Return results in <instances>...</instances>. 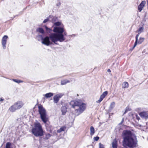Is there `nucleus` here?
<instances>
[{
    "mask_svg": "<svg viewBox=\"0 0 148 148\" xmlns=\"http://www.w3.org/2000/svg\"><path fill=\"white\" fill-rule=\"evenodd\" d=\"M123 137L122 144L124 147L134 148L136 147L138 140L136 136L130 130L123 131L122 134Z\"/></svg>",
    "mask_w": 148,
    "mask_h": 148,
    "instance_id": "nucleus-1",
    "label": "nucleus"
},
{
    "mask_svg": "<svg viewBox=\"0 0 148 148\" xmlns=\"http://www.w3.org/2000/svg\"><path fill=\"white\" fill-rule=\"evenodd\" d=\"M53 31L56 34L58 41L62 42L65 41L64 36H66L67 33L65 31L63 25L61 27H54Z\"/></svg>",
    "mask_w": 148,
    "mask_h": 148,
    "instance_id": "nucleus-2",
    "label": "nucleus"
},
{
    "mask_svg": "<svg viewBox=\"0 0 148 148\" xmlns=\"http://www.w3.org/2000/svg\"><path fill=\"white\" fill-rule=\"evenodd\" d=\"M70 104L71 107L73 108H75L76 107H79V108L76 109L75 110V113L76 115L80 114L83 112L86 108L85 104L82 103L80 100L71 101L70 103Z\"/></svg>",
    "mask_w": 148,
    "mask_h": 148,
    "instance_id": "nucleus-3",
    "label": "nucleus"
},
{
    "mask_svg": "<svg viewBox=\"0 0 148 148\" xmlns=\"http://www.w3.org/2000/svg\"><path fill=\"white\" fill-rule=\"evenodd\" d=\"M55 33H51L49 36H47L44 37L42 41V44L47 46H49L52 45H58V42Z\"/></svg>",
    "mask_w": 148,
    "mask_h": 148,
    "instance_id": "nucleus-4",
    "label": "nucleus"
},
{
    "mask_svg": "<svg viewBox=\"0 0 148 148\" xmlns=\"http://www.w3.org/2000/svg\"><path fill=\"white\" fill-rule=\"evenodd\" d=\"M32 134L35 136L40 137L43 136L44 132L40 123H36L32 130Z\"/></svg>",
    "mask_w": 148,
    "mask_h": 148,
    "instance_id": "nucleus-5",
    "label": "nucleus"
},
{
    "mask_svg": "<svg viewBox=\"0 0 148 148\" xmlns=\"http://www.w3.org/2000/svg\"><path fill=\"white\" fill-rule=\"evenodd\" d=\"M38 109L41 119L44 123H46L48 121V119L47 117L46 110L41 105L38 106Z\"/></svg>",
    "mask_w": 148,
    "mask_h": 148,
    "instance_id": "nucleus-6",
    "label": "nucleus"
},
{
    "mask_svg": "<svg viewBox=\"0 0 148 148\" xmlns=\"http://www.w3.org/2000/svg\"><path fill=\"white\" fill-rule=\"evenodd\" d=\"M8 37L7 35L4 36L2 39V44L3 49L6 48V45Z\"/></svg>",
    "mask_w": 148,
    "mask_h": 148,
    "instance_id": "nucleus-7",
    "label": "nucleus"
},
{
    "mask_svg": "<svg viewBox=\"0 0 148 148\" xmlns=\"http://www.w3.org/2000/svg\"><path fill=\"white\" fill-rule=\"evenodd\" d=\"M63 96L62 94H58L55 95L53 98V102L55 103H57L59 101L60 99Z\"/></svg>",
    "mask_w": 148,
    "mask_h": 148,
    "instance_id": "nucleus-8",
    "label": "nucleus"
},
{
    "mask_svg": "<svg viewBox=\"0 0 148 148\" xmlns=\"http://www.w3.org/2000/svg\"><path fill=\"white\" fill-rule=\"evenodd\" d=\"M140 116L143 119H148V112H142L139 113Z\"/></svg>",
    "mask_w": 148,
    "mask_h": 148,
    "instance_id": "nucleus-9",
    "label": "nucleus"
},
{
    "mask_svg": "<svg viewBox=\"0 0 148 148\" xmlns=\"http://www.w3.org/2000/svg\"><path fill=\"white\" fill-rule=\"evenodd\" d=\"M108 93V92L107 91H105L103 92L102 94L100 96L99 99L96 102L99 103L101 102L107 95Z\"/></svg>",
    "mask_w": 148,
    "mask_h": 148,
    "instance_id": "nucleus-10",
    "label": "nucleus"
},
{
    "mask_svg": "<svg viewBox=\"0 0 148 148\" xmlns=\"http://www.w3.org/2000/svg\"><path fill=\"white\" fill-rule=\"evenodd\" d=\"M108 93V92L107 91H105L103 92L102 94L100 96L99 99L96 102L99 103L101 102L107 95Z\"/></svg>",
    "mask_w": 148,
    "mask_h": 148,
    "instance_id": "nucleus-11",
    "label": "nucleus"
},
{
    "mask_svg": "<svg viewBox=\"0 0 148 148\" xmlns=\"http://www.w3.org/2000/svg\"><path fill=\"white\" fill-rule=\"evenodd\" d=\"M146 4L145 1H142L138 6V10L139 12H141Z\"/></svg>",
    "mask_w": 148,
    "mask_h": 148,
    "instance_id": "nucleus-12",
    "label": "nucleus"
},
{
    "mask_svg": "<svg viewBox=\"0 0 148 148\" xmlns=\"http://www.w3.org/2000/svg\"><path fill=\"white\" fill-rule=\"evenodd\" d=\"M14 104L18 109L21 108L24 105L23 103L21 101H18L14 103Z\"/></svg>",
    "mask_w": 148,
    "mask_h": 148,
    "instance_id": "nucleus-13",
    "label": "nucleus"
},
{
    "mask_svg": "<svg viewBox=\"0 0 148 148\" xmlns=\"http://www.w3.org/2000/svg\"><path fill=\"white\" fill-rule=\"evenodd\" d=\"M49 17L50 21L53 23H54L58 20V18L57 17L50 15Z\"/></svg>",
    "mask_w": 148,
    "mask_h": 148,
    "instance_id": "nucleus-14",
    "label": "nucleus"
},
{
    "mask_svg": "<svg viewBox=\"0 0 148 148\" xmlns=\"http://www.w3.org/2000/svg\"><path fill=\"white\" fill-rule=\"evenodd\" d=\"M15 106L14 104L12 106L9 108V110L11 112H14L16 110H18Z\"/></svg>",
    "mask_w": 148,
    "mask_h": 148,
    "instance_id": "nucleus-15",
    "label": "nucleus"
},
{
    "mask_svg": "<svg viewBox=\"0 0 148 148\" xmlns=\"http://www.w3.org/2000/svg\"><path fill=\"white\" fill-rule=\"evenodd\" d=\"M112 148H117L118 146L117 141L116 139H114L112 142Z\"/></svg>",
    "mask_w": 148,
    "mask_h": 148,
    "instance_id": "nucleus-16",
    "label": "nucleus"
},
{
    "mask_svg": "<svg viewBox=\"0 0 148 148\" xmlns=\"http://www.w3.org/2000/svg\"><path fill=\"white\" fill-rule=\"evenodd\" d=\"M67 108L66 106H63L61 109L62 115H65L67 112Z\"/></svg>",
    "mask_w": 148,
    "mask_h": 148,
    "instance_id": "nucleus-17",
    "label": "nucleus"
},
{
    "mask_svg": "<svg viewBox=\"0 0 148 148\" xmlns=\"http://www.w3.org/2000/svg\"><path fill=\"white\" fill-rule=\"evenodd\" d=\"M36 31L37 32L42 34H44L45 32L44 30L41 27L37 28Z\"/></svg>",
    "mask_w": 148,
    "mask_h": 148,
    "instance_id": "nucleus-18",
    "label": "nucleus"
},
{
    "mask_svg": "<svg viewBox=\"0 0 148 148\" xmlns=\"http://www.w3.org/2000/svg\"><path fill=\"white\" fill-rule=\"evenodd\" d=\"M53 95V94L52 92H49L43 95L46 98H49L52 96Z\"/></svg>",
    "mask_w": 148,
    "mask_h": 148,
    "instance_id": "nucleus-19",
    "label": "nucleus"
},
{
    "mask_svg": "<svg viewBox=\"0 0 148 148\" xmlns=\"http://www.w3.org/2000/svg\"><path fill=\"white\" fill-rule=\"evenodd\" d=\"M115 103L114 102H112L110 106L109 110L111 111L114 107Z\"/></svg>",
    "mask_w": 148,
    "mask_h": 148,
    "instance_id": "nucleus-20",
    "label": "nucleus"
},
{
    "mask_svg": "<svg viewBox=\"0 0 148 148\" xmlns=\"http://www.w3.org/2000/svg\"><path fill=\"white\" fill-rule=\"evenodd\" d=\"M90 135L91 136L93 135L95 133V129L93 126H91L90 128Z\"/></svg>",
    "mask_w": 148,
    "mask_h": 148,
    "instance_id": "nucleus-21",
    "label": "nucleus"
},
{
    "mask_svg": "<svg viewBox=\"0 0 148 148\" xmlns=\"http://www.w3.org/2000/svg\"><path fill=\"white\" fill-rule=\"evenodd\" d=\"M43 38L42 35L40 34L38 35L36 37V38L38 41H40V40L42 41Z\"/></svg>",
    "mask_w": 148,
    "mask_h": 148,
    "instance_id": "nucleus-22",
    "label": "nucleus"
},
{
    "mask_svg": "<svg viewBox=\"0 0 148 148\" xmlns=\"http://www.w3.org/2000/svg\"><path fill=\"white\" fill-rule=\"evenodd\" d=\"M128 84L127 82H124L122 84V88H127L128 87Z\"/></svg>",
    "mask_w": 148,
    "mask_h": 148,
    "instance_id": "nucleus-23",
    "label": "nucleus"
},
{
    "mask_svg": "<svg viewBox=\"0 0 148 148\" xmlns=\"http://www.w3.org/2000/svg\"><path fill=\"white\" fill-rule=\"evenodd\" d=\"M144 28L143 27H140L139 29L136 31V32L138 33V34H140L142 32H143Z\"/></svg>",
    "mask_w": 148,
    "mask_h": 148,
    "instance_id": "nucleus-24",
    "label": "nucleus"
},
{
    "mask_svg": "<svg viewBox=\"0 0 148 148\" xmlns=\"http://www.w3.org/2000/svg\"><path fill=\"white\" fill-rule=\"evenodd\" d=\"M145 38L143 37H140L139 40H138L137 44H141L144 40Z\"/></svg>",
    "mask_w": 148,
    "mask_h": 148,
    "instance_id": "nucleus-25",
    "label": "nucleus"
},
{
    "mask_svg": "<svg viewBox=\"0 0 148 148\" xmlns=\"http://www.w3.org/2000/svg\"><path fill=\"white\" fill-rule=\"evenodd\" d=\"M70 82V81L67 80L65 79L63 81H61V85H64L66 84V83Z\"/></svg>",
    "mask_w": 148,
    "mask_h": 148,
    "instance_id": "nucleus-26",
    "label": "nucleus"
},
{
    "mask_svg": "<svg viewBox=\"0 0 148 148\" xmlns=\"http://www.w3.org/2000/svg\"><path fill=\"white\" fill-rule=\"evenodd\" d=\"M66 128V127L64 126L61 127L59 130H57V132L58 133H60L62 131H64L65 130Z\"/></svg>",
    "mask_w": 148,
    "mask_h": 148,
    "instance_id": "nucleus-27",
    "label": "nucleus"
},
{
    "mask_svg": "<svg viewBox=\"0 0 148 148\" xmlns=\"http://www.w3.org/2000/svg\"><path fill=\"white\" fill-rule=\"evenodd\" d=\"M51 136V135L50 134L47 133L45 134L44 139L47 140Z\"/></svg>",
    "mask_w": 148,
    "mask_h": 148,
    "instance_id": "nucleus-28",
    "label": "nucleus"
},
{
    "mask_svg": "<svg viewBox=\"0 0 148 148\" xmlns=\"http://www.w3.org/2000/svg\"><path fill=\"white\" fill-rule=\"evenodd\" d=\"M61 25V23L59 21L56 22L54 23V25L56 26V27H59V26Z\"/></svg>",
    "mask_w": 148,
    "mask_h": 148,
    "instance_id": "nucleus-29",
    "label": "nucleus"
},
{
    "mask_svg": "<svg viewBox=\"0 0 148 148\" xmlns=\"http://www.w3.org/2000/svg\"><path fill=\"white\" fill-rule=\"evenodd\" d=\"M139 34H138L136 36V41L134 43V46H136L137 44L138 38L139 36Z\"/></svg>",
    "mask_w": 148,
    "mask_h": 148,
    "instance_id": "nucleus-30",
    "label": "nucleus"
},
{
    "mask_svg": "<svg viewBox=\"0 0 148 148\" xmlns=\"http://www.w3.org/2000/svg\"><path fill=\"white\" fill-rule=\"evenodd\" d=\"M45 28L47 32L51 33L52 31V30L50 28H48L47 26H45Z\"/></svg>",
    "mask_w": 148,
    "mask_h": 148,
    "instance_id": "nucleus-31",
    "label": "nucleus"
},
{
    "mask_svg": "<svg viewBox=\"0 0 148 148\" xmlns=\"http://www.w3.org/2000/svg\"><path fill=\"white\" fill-rule=\"evenodd\" d=\"M12 80L18 83L23 82V81L21 80L15 79H12Z\"/></svg>",
    "mask_w": 148,
    "mask_h": 148,
    "instance_id": "nucleus-32",
    "label": "nucleus"
},
{
    "mask_svg": "<svg viewBox=\"0 0 148 148\" xmlns=\"http://www.w3.org/2000/svg\"><path fill=\"white\" fill-rule=\"evenodd\" d=\"M11 145V144L10 142H8L6 145V148H10V146Z\"/></svg>",
    "mask_w": 148,
    "mask_h": 148,
    "instance_id": "nucleus-33",
    "label": "nucleus"
},
{
    "mask_svg": "<svg viewBox=\"0 0 148 148\" xmlns=\"http://www.w3.org/2000/svg\"><path fill=\"white\" fill-rule=\"evenodd\" d=\"M50 21V17H49H49L48 18H47L45 19L43 21V23H46V22H47L48 21Z\"/></svg>",
    "mask_w": 148,
    "mask_h": 148,
    "instance_id": "nucleus-34",
    "label": "nucleus"
},
{
    "mask_svg": "<svg viewBox=\"0 0 148 148\" xmlns=\"http://www.w3.org/2000/svg\"><path fill=\"white\" fill-rule=\"evenodd\" d=\"M131 110V109L130 108H129L127 107L126 108V110H125V111L124 113V114H125L126 113H127L128 111H129Z\"/></svg>",
    "mask_w": 148,
    "mask_h": 148,
    "instance_id": "nucleus-35",
    "label": "nucleus"
},
{
    "mask_svg": "<svg viewBox=\"0 0 148 148\" xmlns=\"http://www.w3.org/2000/svg\"><path fill=\"white\" fill-rule=\"evenodd\" d=\"M99 148H104L103 145L101 144V143H99Z\"/></svg>",
    "mask_w": 148,
    "mask_h": 148,
    "instance_id": "nucleus-36",
    "label": "nucleus"
},
{
    "mask_svg": "<svg viewBox=\"0 0 148 148\" xmlns=\"http://www.w3.org/2000/svg\"><path fill=\"white\" fill-rule=\"evenodd\" d=\"M99 138L98 136H96L94 137V139L95 140L97 141L99 139Z\"/></svg>",
    "mask_w": 148,
    "mask_h": 148,
    "instance_id": "nucleus-37",
    "label": "nucleus"
},
{
    "mask_svg": "<svg viewBox=\"0 0 148 148\" xmlns=\"http://www.w3.org/2000/svg\"><path fill=\"white\" fill-rule=\"evenodd\" d=\"M123 121H124V119L123 118V119H122V121H121V123H120V124H121L123 122Z\"/></svg>",
    "mask_w": 148,
    "mask_h": 148,
    "instance_id": "nucleus-38",
    "label": "nucleus"
},
{
    "mask_svg": "<svg viewBox=\"0 0 148 148\" xmlns=\"http://www.w3.org/2000/svg\"><path fill=\"white\" fill-rule=\"evenodd\" d=\"M4 100V99L2 98H1L0 99V101H3Z\"/></svg>",
    "mask_w": 148,
    "mask_h": 148,
    "instance_id": "nucleus-39",
    "label": "nucleus"
},
{
    "mask_svg": "<svg viewBox=\"0 0 148 148\" xmlns=\"http://www.w3.org/2000/svg\"><path fill=\"white\" fill-rule=\"evenodd\" d=\"M136 47V46H134V45L133 47L132 48L131 50H133L134 48Z\"/></svg>",
    "mask_w": 148,
    "mask_h": 148,
    "instance_id": "nucleus-40",
    "label": "nucleus"
},
{
    "mask_svg": "<svg viewBox=\"0 0 148 148\" xmlns=\"http://www.w3.org/2000/svg\"><path fill=\"white\" fill-rule=\"evenodd\" d=\"M107 71L108 72H111V70L110 69H108L107 70Z\"/></svg>",
    "mask_w": 148,
    "mask_h": 148,
    "instance_id": "nucleus-41",
    "label": "nucleus"
},
{
    "mask_svg": "<svg viewBox=\"0 0 148 148\" xmlns=\"http://www.w3.org/2000/svg\"><path fill=\"white\" fill-rule=\"evenodd\" d=\"M60 3L59 4H57V6H59L60 5Z\"/></svg>",
    "mask_w": 148,
    "mask_h": 148,
    "instance_id": "nucleus-42",
    "label": "nucleus"
},
{
    "mask_svg": "<svg viewBox=\"0 0 148 148\" xmlns=\"http://www.w3.org/2000/svg\"><path fill=\"white\" fill-rule=\"evenodd\" d=\"M147 8H148V0H147Z\"/></svg>",
    "mask_w": 148,
    "mask_h": 148,
    "instance_id": "nucleus-43",
    "label": "nucleus"
},
{
    "mask_svg": "<svg viewBox=\"0 0 148 148\" xmlns=\"http://www.w3.org/2000/svg\"><path fill=\"white\" fill-rule=\"evenodd\" d=\"M73 35L74 36H75V35L74 34H73Z\"/></svg>",
    "mask_w": 148,
    "mask_h": 148,
    "instance_id": "nucleus-44",
    "label": "nucleus"
}]
</instances>
